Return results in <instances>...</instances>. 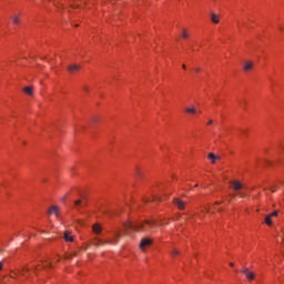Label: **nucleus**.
I'll list each match as a JSON object with an SVG mask.
<instances>
[{
  "label": "nucleus",
  "instance_id": "9d476101",
  "mask_svg": "<svg viewBox=\"0 0 284 284\" xmlns=\"http://www.w3.org/2000/svg\"><path fill=\"white\" fill-rule=\"evenodd\" d=\"M87 204H88V202L85 200V195H81V200H77L74 202V205H87Z\"/></svg>",
  "mask_w": 284,
  "mask_h": 284
},
{
  "label": "nucleus",
  "instance_id": "6e6552de",
  "mask_svg": "<svg viewBox=\"0 0 284 284\" xmlns=\"http://www.w3.org/2000/svg\"><path fill=\"white\" fill-rule=\"evenodd\" d=\"M119 239H121V233L115 232L111 237L106 239V241H116V243H119Z\"/></svg>",
  "mask_w": 284,
  "mask_h": 284
},
{
  "label": "nucleus",
  "instance_id": "4c0bfd02",
  "mask_svg": "<svg viewBox=\"0 0 284 284\" xmlns=\"http://www.w3.org/2000/svg\"><path fill=\"white\" fill-rule=\"evenodd\" d=\"M183 70H185V64L182 65Z\"/></svg>",
  "mask_w": 284,
  "mask_h": 284
},
{
  "label": "nucleus",
  "instance_id": "f704fd0d",
  "mask_svg": "<svg viewBox=\"0 0 284 284\" xmlns=\"http://www.w3.org/2000/svg\"><path fill=\"white\" fill-rule=\"evenodd\" d=\"M215 205H221V202H216Z\"/></svg>",
  "mask_w": 284,
  "mask_h": 284
},
{
  "label": "nucleus",
  "instance_id": "a878e982",
  "mask_svg": "<svg viewBox=\"0 0 284 284\" xmlns=\"http://www.w3.org/2000/svg\"><path fill=\"white\" fill-rule=\"evenodd\" d=\"M212 123H214V121L213 120H209L206 125H212Z\"/></svg>",
  "mask_w": 284,
  "mask_h": 284
},
{
  "label": "nucleus",
  "instance_id": "ddd939ff",
  "mask_svg": "<svg viewBox=\"0 0 284 284\" xmlns=\"http://www.w3.org/2000/svg\"><path fill=\"white\" fill-rule=\"evenodd\" d=\"M186 114H196V106H189L185 109Z\"/></svg>",
  "mask_w": 284,
  "mask_h": 284
},
{
  "label": "nucleus",
  "instance_id": "cd10ccee",
  "mask_svg": "<svg viewBox=\"0 0 284 284\" xmlns=\"http://www.w3.org/2000/svg\"><path fill=\"white\" fill-rule=\"evenodd\" d=\"M23 272H30V268L29 267H24Z\"/></svg>",
  "mask_w": 284,
  "mask_h": 284
},
{
  "label": "nucleus",
  "instance_id": "dca6fc26",
  "mask_svg": "<svg viewBox=\"0 0 284 284\" xmlns=\"http://www.w3.org/2000/svg\"><path fill=\"white\" fill-rule=\"evenodd\" d=\"M211 21H212V23H219V21H220L219 16H216V13H212Z\"/></svg>",
  "mask_w": 284,
  "mask_h": 284
},
{
  "label": "nucleus",
  "instance_id": "4be33fe9",
  "mask_svg": "<svg viewBox=\"0 0 284 284\" xmlns=\"http://www.w3.org/2000/svg\"><path fill=\"white\" fill-rule=\"evenodd\" d=\"M172 256H178V254H181V252L176 248L171 250Z\"/></svg>",
  "mask_w": 284,
  "mask_h": 284
},
{
  "label": "nucleus",
  "instance_id": "412c9836",
  "mask_svg": "<svg viewBox=\"0 0 284 284\" xmlns=\"http://www.w3.org/2000/svg\"><path fill=\"white\" fill-rule=\"evenodd\" d=\"M141 176H143V172H141V170L136 169L135 170V179H141Z\"/></svg>",
  "mask_w": 284,
  "mask_h": 284
},
{
  "label": "nucleus",
  "instance_id": "c756f323",
  "mask_svg": "<svg viewBox=\"0 0 284 284\" xmlns=\"http://www.w3.org/2000/svg\"><path fill=\"white\" fill-rule=\"evenodd\" d=\"M92 123H97V118H93V119H92Z\"/></svg>",
  "mask_w": 284,
  "mask_h": 284
},
{
  "label": "nucleus",
  "instance_id": "aec40b11",
  "mask_svg": "<svg viewBox=\"0 0 284 284\" xmlns=\"http://www.w3.org/2000/svg\"><path fill=\"white\" fill-rule=\"evenodd\" d=\"M12 21L16 26H19V23H21V21L19 20V16H13Z\"/></svg>",
  "mask_w": 284,
  "mask_h": 284
},
{
  "label": "nucleus",
  "instance_id": "473e14b6",
  "mask_svg": "<svg viewBox=\"0 0 284 284\" xmlns=\"http://www.w3.org/2000/svg\"><path fill=\"white\" fill-rule=\"evenodd\" d=\"M230 266H231V267H234V263H230Z\"/></svg>",
  "mask_w": 284,
  "mask_h": 284
},
{
  "label": "nucleus",
  "instance_id": "2eb2a0df",
  "mask_svg": "<svg viewBox=\"0 0 284 284\" xmlns=\"http://www.w3.org/2000/svg\"><path fill=\"white\" fill-rule=\"evenodd\" d=\"M101 231H102L101 224H94V225H93V232H94V234H100Z\"/></svg>",
  "mask_w": 284,
  "mask_h": 284
},
{
  "label": "nucleus",
  "instance_id": "f8f14e48",
  "mask_svg": "<svg viewBox=\"0 0 284 284\" xmlns=\"http://www.w3.org/2000/svg\"><path fill=\"white\" fill-rule=\"evenodd\" d=\"M33 90H34V88H32V87H24V88H23V92H24L26 94H29V97H32Z\"/></svg>",
  "mask_w": 284,
  "mask_h": 284
},
{
  "label": "nucleus",
  "instance_id": "e433bc0d",
  "mask_svg": "<svg viewBox=\"0 0 284 284\" xmlns=\"http://www.w3.org/2000/svg\"><path fill=\"white\" fill-rule=\"evenodd\" d=\"M162 225H168V222L162 223Z\"/></svg>",
  "mask_w": 284,
  "mask_h": 284
},
{
  "label": "nucleus",
  "instance_id": "c85d7f7f",
  "mask_svg": "<svg viewBox=\"0 0 284 284\" xmlns=\"http://www.w3.org/2000/svg\"><path fill=\"white\" fill-rule=\"evenodd\" d=\"M0 270H3V262H0Z\"/></svg>",
  "mask_w": 284,
  "mask_h": 284
},
{
  "label": "nucleus",
  "instance_id": "393cba45",
  "mask_svg": "<svg viewBox=\"0 0 284 284\" xmlns=\"http://www.w3.org/2000/svg\"><path fill=\"white\" fill-rule=\"evenodd\" d=\"M268 216L274 217V216H278V211H274L273 213L268 214Z\"/></svg>",
  "mask_w": 284,
  "mask_h": 284
},
{
  "label": "nucleus",
  "instance_id": "5701e85b",
  "mask_svg": "<svg viewBox=\"0 0 284 284\" xmlns=\"http://www.w3.org/2000/svg\"><path fill=\"white\" fill-rule=\"evenodd\" d=\"M77 256V252H73L72 254H69L65 256V258H74Z\"/></svg>",
  "mask_w": 284,
  "mask_h": 284
},
{
  "label": "nucleus",
  "instance_id": "1a4fd4ad",
  "mask_svg": "<svg viewBox=\"0 0 284 284\" xmlns=\"http://www.w3.org/2000/svg\"><path fill=\"white\" fill-rule=\"evenodd\" d=\"M64 241H67L68 243H72L74 241V237L70 235V231L64 232Z\"/></svg>",
  "mask_w": 284,
  "mask_h": 284
},
{
  "label": "nucleus",
  "instance_id": "0eeeda50",
  "mask_svg": "<svg viewBox=\"0 0 284 284\" xmlns=\"http://www.w3.org/2000/svg\"><path fill=\"white\" fill-rule=\"evenodd\" d=\"M67 69H68V72H70V74H74V72H79V70H81V65L70 64Z\"/></svg>",
  "mask_w": 284,
  "mask_h": 284
},
{
  "label": "nucleus",
  "instance_id": "58836bf2",
  "mask_svg": "<svg viewBox=\"0 0 284 284\" xmlns=\"http://www.w3.org/2000/svg\"><path fill=\"white\" fill-rule=\"evenodd\" d=\"M153 201H156V197H153Z\"/></svg>",
  "mask_w": 284,
  "mask_h": 284
},
{
  "label": "nucleus",
  "instance_id": "f257e3e1",
  "mask_svg": "<svg viewBox=\"0 0 284 284\" xmlns=\"http://www.w3.org/2000/svg\"><path fill=\"white\" fill-rule=\"evenodd\" d=\"M156 225V220H146L144 223L134 224L132 222L124 223L126 236H132V232H152Z\"/></svg>",
  "mask_w": 284,
  "mask_h": 284
},
{
  "label": "nucleus",
  "instance_id": "f03ea898",
  "mask_svg": "<svg viewBox=\"0 0 284 284\" xmlns=\"http://www.w3.org/2000/svg\"><path fill=\"white\" fill-rule=\"evenodd\" d=\"M93 245L94 247H101V245H116V240L112 241V240H102L99 237H94Z\"/></svg>",
  "mask_w": 284,
  "mask_h": 284
},
{
  "label": "nucleus",
  "instance_id": "bb28decb",
  "mask_svg": "<svg viewBox=\"0 0 284 284\" xmlns=\"http://www.w3.org/2000/svg\"><path fill=\"white\" fill-rule=\"evenodd\" d=\"M239 195L242 197V199H245V193H239Z\"/></svg>",
  "mask_w": 284,
  "mask_h": 284
},
{
  "label": "nucleus",
  "instance_id": "39448f33",
  "mask_svg": "<svg viewBox=\"0 0 284 284\" xmlns=\"http://www.w3.org/2000/svg\"><path fill=\"white\" fill-rule=\"evenodd\" d=\"M173 203L176 205L178 210H185V202H183L181 199H173Z\"/></svg>",
  "mask_w": 284,
  "mask_h": 284
},
{
  "label": "nucleus",
  "instance_id": "7ed1b4c3",
  "mask_svg": "<svg viewBox=\"0 0 284 284\" xmlns=\"http://www.w3.org/2000/svg\"><path fill=\"white\" fill-rule=\"evenodd\" d=\"M150 245H152V239L144 237L141 240L139 247L142 252H145V247H150Z\"/></svg>",
  "mask_w": 284,
  "mask_h": 284
},
{
  "label": "nucleus",
  "instance_id": "9b49d317",
  "mask_svg": "<svg viewBox=\"0 0 284 284\" xmlns=\"http://www.w3.org/2000/svg\"><path fill=\"white\" fill-rule=\"evenodd\" d=\"M48 214H54L55 216H59V206H51L48 211Z\"/></svg>",
  "mask_w": 284,
  "mask_h": 284
},
{
  "label": "nucleus",
  "instance_id": "4468645a",
  "mask_svg": "<svg viewBox=\"0 0 284 284\" xmlns=\"http://www.w3.org/2000/svg\"><path fill=\"white\" fill-rule=\"evenodd\" d=\"M252 68H254V64L252 62H245L244 63V71L245 72H250V70H252Z\"/></svg>",
  "mask_w": 284,
  "mask_h": 284
},
{
  "label": "nucleus",
  "instance_id": "c9c22d12",
  "mask_svg": "<svg viewBox=\"0 0 284 284\" xmlns=\"http://www.w3.org/2000/svg\"><path fill=\"white\" fill-rule=\"evenodd\" d=\"M217 212H223V209L217 210Z\"/></svg>",
  "mask_w": 284,
  "mask_h": 284
},
{
  "label": "nucleus",
  "instance_id": "a19ab883",
  "mask_svg": "<svg viewBox=\"0 0 284 284\" xmlns=\"http://www.w3.org/2000/svg\"><path fill=\"white\" fill-rule=\"evenodd\" d=\"M34 272H37V267H34Z\"/></svg>",
  "mask_w": 284,
  "mask_h": 284
},
{
  "label": "nucleus",
  "instance_id": "b1692460",
  "mask_svg": "<svg viewBox=\"0 0 284 284\" xmlns=\"http://www.w3.org/2000/svg\"><path fill=\"white\" fill-rule=\"evenodd\" d=\"M189 37H190V36L187 34V31L184 30V31L182 32V38H183V39H187Z\"/></svg>",
  "mask_w": 284,
  "mask_h": 284
},
{
  "label": "nucleus",
  "instance_id": "423d86ee",
  "mask_svg": "<svg viewBox=\"0 0 284 284\" xmlns=\"http://www.w3.org/2000/svg\"><path fill=\"white\" fill-rule=\"evenodd\" d=\"M231 185L235 192H240V190H243V184L239 180L232 181Z\"/></svg>",
  "mask_w": 284,
  "mask_h": 284
},
{
  "label": "nucleus",
  "instance_id": "7c9ffc66",
  "mask_svg": "<svg viewBox=\"0 0 284 284\" xmlns=\"http://www.w3.org/2000/svg\"><path fill=\"white\" fill-rule=\"evenodd\" d=\"M271 192H276V189H274V187H271Z\"/></svg>",
  "mask_w": 284,
  "mask_h": 284
},
{
  "label": "nucleus",
  "instance_id": "ea45409f",
  "mask_svg": "<svg viewBox=\"0 0 284 284\" xmlns=\"http://www.w3.org/2000/svg\"><path fill=\"white\" fill-rule=\"evenodd\" d=\"M206 212H210V210H209V209H206Z\"/></svg>",
  "mask_w": 284,
  "mask_h": 284
},
{
  "label": "nucleus",
  "instance_id": "72a5a7b5",
  "mask_svg": "<svg viewBox=\"0 0 284 284\" xmlns=\"http://www.w3.org/2000/svg\"><path fill=\"white\" fill-rule=\"evenodd\" d=\"M84 91L88 92V87H84Z\"/></svg>",
  "mask_w": 284,
  "mask_h": 284
},
{
  "label": "nucleus",
  "instance_id": "20e7f679",
  "mask_svg": "<svg viewBox=\"0 0 284 284\" xmlns=\"http://www.w3.org/2000/svg\"><path fill=\"white\" fill-rule=\"evenodd\" d=\"M242 274L245 275L247 281H254V278H256V275L254 274V272L250 271V268L245 266L242 268Z\"/></svg>",
  "mask_w": 284,
  "mask_h": 284
},
{
  "label": "nucleus",
  "instance_id": "f3484780",
  "mask_svg": "<svg viewBox=\"0 0 284 284\" xmlns=\"http://www.w3.org/2000/svg\"><path fill=\"white\" fill-rule=\"evenodd\" d=\"M209 159L212 160V163H216L217 159H221V158L216 156L214 153H210Z\"/></svg>",
  "mask_w": 284,
  "mask_h": 284
},
{
  "label": "nucleus",
  "instance_id": "6ab92c4d",
  "mask_svg": "<svg viewBox=\"0 0 284 284\" xmlns=\"http://www.w3.org/2000/svg\"><path fill=\"white\" fill-rule=\"evenodd\" d=\"M265 223H266V225L272 226V215H267L265 217Z\"/></svg>",
  "mask_w": 284,
  "mask_h": 284
},
{
  "label": "nucleus",
  "instance_id": "a211bd4d",
  "mask_svg": "<svg viewBox=\"0 0 284 284\" xmlns=\"http://www.w3.org/2000/svg\"><path fill=\"white\" fill-rule=\"evenodd\" d=\"M42 267H52V262H48V260L42 261Z\"/></svg>",
  "mask_w": 284,
  "mask_h": 284
},
{
  "label": "nucleus",
  "instance_id": "2f4dec72",
  "mask_svg": "<svg viewBox=\"0 0 284 284\" xmlns=\"http://www.w3.org/2000/svg\"><path fill=\"white\" fill-rule=\"evenodd\" d=\"M195 72H201V69L196 68V69H195Z\"/></svg>",
  "mask_w": 284,
  "mask_h": 284
}]
</instances>
